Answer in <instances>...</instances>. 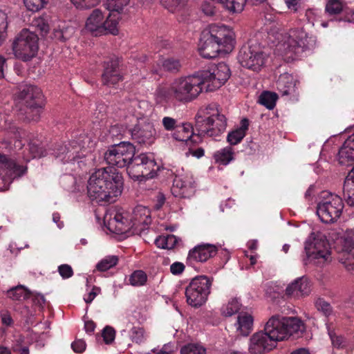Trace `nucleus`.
<instances>
[{"label":"nucleus","instance_id":"f257e3e1","mask_svg":"<svg viewBox=\"0 0 354 354\" xmlns=\"http://www.w3.org/2000/svg\"><path fill=\"white\" fill-rule=\"evenodd\" d=\"M88 198L96 203H112L121 195L123 178L112 167L101 168L91 174L87 181Z\"/></svg>","mask_w":354,"mask_h":354},{"label":"nucleus","instance_id":"f03ea898","mask_svg":"<svg viewBox=\"0 0 354 354\" xmlns=\"http://www.w3.org/2000/svg\"><path fill=\"white\" fill-rule=\"evenodd\" d=\"M203 90L197 75L182 76L170 84L159 86L154 93L156 103L187 104L196 100Z\"/></svg>","mask_w":354,"mask_h":354},{"label":"nucleus","instance_id":"7ed1b4c3","mask_svg":"<svg viewBox=\"0 0 354 354\" xmlns=\"http://www.w3.org/2000/svg\"><path fill=\"white\" fill-rule=\"evenodd\" d=\"M151 222L149 209L142 205L136 206L131 218L122 208L113 207L109 209L104 216V224L111 232L122 234L131 227L149 225Z\"/></svg>","mask_w":354,"mask_h":354},{"label":"nucleus","instance_id":"20e7f679","mask_svg":"<svg viewBox=\"0 0 354 354\" xmlns=\"http://www.w3.org/2000/svg\"><path fill=\"white\" fill-rule=\"evenodd\" d=\"M274 37L277 40V50L282 55L292 53L299 56L315 44V37L309 36L303 28H292L288 34L277 32Z\"/></svg>","mask_w":354,"mask_h":354},{"label":"nucleus","instance_id":"39448f33","mask_svg":"<svg viewBox=\"0 0 354 354\" xmlns=\"http://www.w3.org/2000/svg\"><path fill=\"white\" fill-rule=\"evenodd\" d=\"M226 126L225 117L214 106L200 109L196 115V129L201 136H218L225 130Z\"/></svg>","mask_w":354,"mask_h":354},{"label":"nucleus","instance_id":"423d86ee","mask_svg":"<svg viewBox=\"0 0 354 354\" xmlns=\"http://www.w3.org/2000/svg\"><path fill=\"white\" fill-rule=\"evenodd\" d=\"M304 330L302 322L296 317L272 316L266 323L264 331L277 345L290 335Z\"/></svg>","mask_w":354,"mask_h":354},{"label":"nucleus","instance_id":"0eeeda50","mask_svg":"<svg viewBox=\"0 0 354 354\" xmlns=\"http://www.w3.org/2000/svg\"><path fill=\"white\" fill-rule=\"evenodd\" d=\"M120 19L118 13L113 12L107 15L99 9H95L87 18L85 28L95 37L107 34L117 35Z\"/></svg>","mask_w":354,"mask_h":354},{"label":"nucleus","instance_id":"6e6552de","mask_svg":"<svg viewBox=\"0 0 354 354\" xmlns=\"http://www.w3.org/2000/svg\"><path fill=\"white\" fill-rule=\"evenodd\" d=\"M304 250L306 256L304 259L305 264L312 263L322 266L331 260L328 241L322 234L312 233L305 242Z\"/></svg>","mask_w":354,"mask_h":354},{"label":"nucleus","instance_id":"1a4fd4ad","mask_svg":"<svg viewBox=\"0 0 354 354\" xmlns=\"http://www.w3.org/2000/svg\"><path fill=\"white\" fill-rule=\"evenodd\" d=\"M93 144L86 135H81L77 140L69 141L60 146L55 152V158L63 163L72 162L86 156Z\"/></svg>","mask_w":354,"mask_h":354},{"label":"nucleus","instance_id":"9d476101","mask_svg":"<svg viewBox=\"0 0 354 354\" xmlns=\"http://www.w3.org/2000/svg\"><path fill=\"white\" fill-rule=\"evenodd\" d=\"M317 206V214L323 223L335 222L342 215L344 203L342 198L327 191H324L319 196Z\"/></svg>","mask_w":354,"mask_h":354},{"label":"nucleus","instance_id":"9b49d317","mask_svg":"<svg viewBox=\"0 0 354 354\" xmlns=\"http://www.w3.org/2000/svg\"><path fill=\"white\" fill-rule=\"evenodd\" d=\"M157 169L158 166L152 155L140 153L133 156L127 167V173L131 178L141 181L153 178Z\"/></svg>","mask_w":354,"mask_h":354},{"label":"nucleus","instance_id":"f8f14e48","mask_svg":"<svg viewBox=\"0 0 354 354\" xmlns=\"http://www.w3.org/2000/svg\"><path fill=\"white\" fill-rule=\"evenodd\" d=\"M19 103L26 106V114L28 120L37 121L44 105L43 95L39 88L26 85L19 95Z\"/></svg>","mask_w":354,"mask_h":354},{"label":"nucleus","instance_id":"ddd939ff","mask_svg":"<svg viewBox=\"0 0 354 354\" xmlns=\"http://www.w3.org/2000/svg\"><path fill=\"white\" fill-rule=\"evenodd\" d=\"M39 38L37 35L29 30L21 31L13 43V51L16 57L28 61L34 57L38 51Z\"/></svg>","mask_w":354,"mask_h":354},{"label":"nucleus","instance_id":"4468645a","mask_svg":"<svg viewBox=\"0 0 354 354\" xmlns=\"http://www.w3.org/2000/svg\"><path fill=\"white\" fill-rule=\"evenodd\" d=\"M197 75L203 87L205 85L207 91H214L227 82L230 77V70L226 64L221 62Z\"/></svg>","mask_w":354,"mask_h":354},{"label":"nucleus","instance_id":"2eb2a0df","mask_svg":"<svg viewBox=\"0 0 354 354\" xmlns=\"http://www.w3.org/2000/svg\"><path fill=\"white\" fill-rule=\"evenodd\" d=\"M210 280L205 276L194 278L185 290L187 302L194 307L203 305L210 292Z\"/></svg>","mask_w":354,"mask_h":354},{"label":"nucleus","instance_id":"dca6fc26","mask_svg":"<svg viewBox=\"0 0 354 354\" xmlns=\"http://www.w3.org/2000/svg\"><path fill=\"white\" fill-rule=\"evenodd\" d=\"M135 154V147L129 142H120L111 146L104 153L107 164L122 168L129 166Z\"/></svg>","mask_w":354,"mask_h":354},{"label":"nucleus","instance_id":"f3484780","mask_svg":"<svg viewBox=\"0 0 354 354\" xmlns=\"http://www.w3.org/2000/svg\"><path fill=\"white\" fill-rule=\"evenodd\" d=\"M239 60L243 67L258 71L265 64L266 55L259 44L250 41L241 48Z\"/></svg>","mask_w":354,"mask_h":354},{"label":"nucleus","instance_id":"a211bd4d","mask_svg":"<svg viewBox=\"0 0 354 354\" xmlns=\"http://www.w3.org/2000/svg\"><path fill=\"white\" fill-rule=\"evenodd\" d=\"M196 190V182L192 174L183 168L177 169L171 187V193L175 197L190 198Z\"/></svg>","mask_w":354,"mask_h":354},{"label":"nucleus","instance_id":"6ab92c4d","mask_svg":"<svg viewBox=\"0 0 354 354\" xmlns=\"http://www.w3.org/2000/svg\"><path fill=\"white\" fill-rule=\"evenodd\" d=\"M335 248L339 253V261L348 271L354 270V236L346 232L335 240Z\"/></svg>","mask_w":354,"mask_h":354},{"label":"nucleus","instance_id":"aec40b11","mask_svg":"<svg viewBox=\"0 0 354 354\" xmlns=\"http://www.w3.org/2000/svg\"><path fill=\"white\" fill-rule=\"evenodd\" d=\"M210 39L223 48V52L231 51L234 46V32L225 25L211 24L203 31Z\"/></svg>","mask_w":354,"mask_h":354},{"label":"nucleus","instance_id":"412c9836","mask_svg":"<svg viewBox=\"0 0 354 354\" xmlns=\"http://www.w3.org/2000/svg\"><path fill=\"white\" fill-rule=\"evenodd\" d=\"M26 167L16 160L0 154V178L6 185L2 189H6L12 180L23 175Z\"/></svg>","mask_w":354,"mask_h":354},{"label":"nucleus","instance_id":"4be33fe9","mask_svg":"<svg viewBox=\"0 0 354 354\" xmlns=\"http://www.w3.org/2000/svg\"><path fill=\"white\" fill-rule=\"evenodd\" d=\"M156 129L149 118H140L131 130L132 139L137 142L151 145L156 140Z\"/></svg>","mask_w":354,"mask_h":354},{"label":"nucleus","instance_id":"5701e85b","mask_svg":"<svg viewBox=\"0 0 354 354\" xmlns=\"http://www.w3.org/2000/svg\"><path fill=\"white\" fill-rule=\"evenodd\" d=\"M250 342L249 350L252 354L268 353L277 346L265 331L254 334Z\"/></svg>","mask_w":354,"mask_h":354},{"label":"nucleus","instance_id":"b1692460","mask_svg":"<svg viewBox=\"0 0 354 354\" xmlns=\"http://www.w3.org/2000/svg\"><path fill=\"white\" fill-rule=\"evenodd\" d=\"M310 286L307 278L301 277L295 279L289 283L285 293L288 297L300 298L309 295Z\"/></svg>","mask_w":354,"mask_h":354},{"label":"nucleus","instance_id":"393cba45","mask_svg":"<svg viewBox=\"0 0 354 354\" xmlns=\"http://www.w3.org/2000/svg\"><path fill=\"white\" fill-rule=\"evenodd\" d=\"M198 51L203 57L212 59L216 57L219 52H223V48L203 32Z\"/></svg>","mask_w":354,"mask_h":354},{"label":"nucleus","instance_id":"a878e982","mask_svg":"<svg viewBox=\"0 0 354 354\" xmlns=\"http://www.w3.org/2000/svg\"><path fill=\"white\" fill-rule=\"evenodd\" d=\"M216 246L210 244L200 245L189 251L188 260L190 261L205 262L216 255Z\"/></svg>","mask_w":354,"mask_h":354},{"label":"nucleus","instance_id":"bb28decb","mask_svg":"<svg viewBox=\"0 0 354 354\" xmlns=\"http://www.w3.org/2000/svg\"><path fill=\"white\" fill-rule=\"evenodd\" d=\"M338 161L340 165L351 166L354 164V133L350 136L339 150Z\"/></svg>","mask_w":354,"mask_h":354},{"label":"nucleus","instance_id":"cd10ccee","mask_svg":"<svg viewBox=\"0 0 354 354\" xmlns=\"http://www.w3.org/2000/svg\"><path fill=\"white\" fill-rule=\"evenodd\" d=\"M122 80L118 64L116 61H109L105 64L102 74V81L107 86H113Z\"/></svg>","mask_w":354,"mask_h":354},{"label":"nucleus","instance_id":"c85d7f7f","mask_svg":"<svg viewBox=\"0 0 354 354\" xmlns=\"http://www.w3.org/2000/svg\"><path fill=\"white\" fill-rule=\"evenodd\" d=\"M277 88L282 95H288L295 92V82L288 73L281 74L277 82Z\"/></svg>","mask_w":354,"mask_h":354},{"label":"nucleus","instance_id":"c756f323","mask_svg":"<svg viewBox=\"0 0 354 354\" xmlns=\"http://www.w3.org/2000/svg\"><path fill=\"white\" fill-rule=\"evenodd\" d=\"M248 127L249 120L246 118L242 119L240 127L228 133L227 137V142L232 145L239 143L245 136Z\"/></svg>","mask_w":354,"mask_h":354},{"label":"nucleus","instance_id":"7c9ffc66","mask_svg":"<svg viewBox=\"0 0 354 354\" xmlns=\"http://www.w3.org/2000/svg\"><path fill=\"white\" fill-rule=\"evenodd\" d=\"M253 324L252 317L247 313H241L238 316L236 324V331L239 335L247 336L251 332Z\"/></svg>","mask_w":354,"mask_h":354},{"label":"nucleus","instance_id":"2f4dec72","mask_svg":"<svg viewBox=\"0 0 354 354\" xmlns=\"http://www.w3.org/2000/svg\"><path fill=\"white\" fill-rule=\"evenodd\" d=\"M193 128L189 123L178 124L172 137L178 141L187 142L193 136Z\"/></svg>","mask_w":354,"mask_h":354},{"label":"nucleus","instance_id":"473e14b6","mask_svg":"<svg viewBox=\"0 0 354 354\" xmlns=\"http://www.w3.org/2000/svg\"><path fill=\"white\" fill-rule=\"evenodd\" d=\"M234 150L231 147H226L214 153L215 161L221 165H227L234 159Z\"/></svg>","mask_w":354,"mask_h":354},{"label":"nucleus","instance_id":"72a5a7b5","mask_svg":"<svg viewBox=\"0 0 354 354\" xmlns=\"http://www.w3.org/2000/svg\"><path fill=\"white\" fill-rule=\"evenodd\" d=\"M131 106L135 109V114L138 120L147 118V113L151 110V106L145 100H133L131 102Z\"/></svg>","mask_w":354,"mask_h":354},{"label":"nucleus","instance_id":"f704fd0d","mask_svg":"<svg viewBox=\"0 0 354 354\" xmlns=\"http://www.w3.org/2000/svg\"><path fill=\"white\" fill-rule=\"evenodd\" d=\"M30 294L29 290L21 285L12 288L7 292L8 297L16 301L26 299L30 296Z\"/></svg>","mask_w":354,"mask_h":354},{"label":"nucleus","instance_id":"c9c22d12","mask_svg":"<svg viewBox=\"0 0 354 354\" xmlns=\"http://www.w3.org/2000/svg\"><path fill=\"white\" fill-rule=\"evenodd\" d=\"M177 243V238L173 235L159 236L155 240V244L159 248L171 250Z\"/></svg>","mask_w":354,"mask_h":354},{"label":"nucleus","instance_id":"e433bc0d","mask_svg":"<svg viewBox=\"0 0 354 354\" xmlns=\"http://www.w3.org/2000/svg\"><path fill=\"white\" fill-rule=\"evenodd\" d=\"M344 197L349 205H354V180L346 176L343 187Z\"/></svg>","mask_w":354,"mask_h":354},{"label":"nucleus","instance_id":"4c0bfd02","mask_svg":"<svg viewBox=\"0 0 354 354\" xmlns=\"http://www.w3.org/2000/svg\"><path fill=\"white\" fill-rule=\"evenodd\" d=\"M74 33V29L72 27H66L65 24L59 25L57 28H55L53 31L54 39L64 41L71 37Z\"/></svg>","mask_w":354,"mask_h":354},{"label":"nucleus","instance_id":"58836bf2","mask_svg":"<svg viewBox=\"0 0 354 354\" xmlns=\"http://www.w3.org/2000/svg\"><path fill=\"white\" fill-rule=\"evenodd\" d=\"M277 100V95L276 93L264 91L259 97L258 102L267 109L271 110L274 107Z\"/></svg>","mask_w":354,"mask_h":354},{"label":"nucleus","instance_id":"ea45409f","mask_svg":"<svg viewBox=\"0 0 354 354\" xmlns=\"http://www.w3.org/2000/svg\"><path fill=\"white\" fill-rule=\"evenodd\" d=\"M181 354H205L206 348L201 343H189L181 348Z\"/></svg>","mask_w":354,"mask_h":354},{"label":"nucleus","instance_id":"a19ab883","mask_svg":"<svg viewBox=\"0 0 354 354\" xmlns=\"http://www.w3.org/2000/svg\"><path fill=\"white\" fill-rule=\"evenodd\" d=\"M32 26L40 31L41 35H46L49 31V24L47 17L35 18L32 21Z\"/></svg>","mask_w":354,"mask_h":354},{"label":"nucleus","instance_id":"79ce46f5","mask_svg":"<svg viewBox=\"0 0 354 354\" xmlns=\"http://www.w3.org/2000/svg\"><path fill=\"white\" fill-rule=\"evenodd\" d=\"M147 274L142 270L134 271L129 277V283L133 286H141L146 283Z\"/></svg>","mask_w":354,"mask_h":354},{"label":"nucleus","instance_id":"37998d69","mask_svg":"<svg viewBox=\"0 0 354 354\" xmlns=\"http://www.w3.org/2000/svg\"><path fill=\"white\" fill-rule=\"evenodd\" d=\"M240 309L239 301L236 299H232L221 308L222 315L225 317H230L236 313Z\"/></svg>","mask_w":354,"mask_h":354},{"label":"nucleus","instance_id":"c03bdc74","mask_svg":"<svg viewBox=\"0 0 354 354\" xmlns=\"http://www.w3.org/2000/svg\"><path fill=\"white\" fill-rule=\"evenodd\" d=\"M161 4L171 12L180 11L185 5L186 0H160Z\"/></svg>","mask_w":354,"mask_h":354},{"label":"nucleus","instance_id":"a18cd8bd","mask_svg":"<svg viewBox=\"0 0 354 354\" xmlns=\"http://www.w3.org/2000/svg\"><path fill=\"white\" fill-rule=\"evenodd\" d=\"M117 256H108L102 259L96 266V268L102 272L108 270L115 266L118 263Z\"/></svg>","mask_w":354,"mask_h":354},{"label":"nucleus","instance_id":"49530a36","mask_svg":"<svg viewBox=\"0 0 354 354\" xmlns=\"http://www.w3.org/2000/svg\"><path fill=\"white\" fill-rule=\"evenodd\" d=\"M130 336L132 342L140 344L145 342L147 338L145 330L140 327H133L130 332Z\"/></svg>","mask_w":354,"mask_h":354},{"label":"nucleus","instance_id":"de8ad7c7","mask_svg":"<svg viewBox=\"0 0 354 354\" xmlns=\"http://www.w3.org/2000/svg\"><path fill=\"white\" fill-rule=\"evenodd\" d=\"M129 0H107V8L110 13H118L129 3Z\"/></svg>","mask_w":354,"mask_h":354},{"label":"nucleus","instance_id":"09e8293b","mask_svg":"<svg viewBox=\"0 0 354 354\" xmlns=\"http://www.w3.org/2000/svg\"><path fill=\"white\" fill-rule=\"evenodd\" d=\"M343 7L342 0H328L326 6V10L330 15H335L339 13Z\"/></svg>","mask_w":354,"mask_h":354},{"label":"nucleus","instance_id":"8fccbe9b","mask_svg":"<svg viewBox=\"0 0 354 354\" xmlns=\"http://www.w3.org/2000/svg\"><path fill=\"white\" fill-rule=\"evenodd\" d=\"M30 155L24 156V159L26 162H28L30 158H41L45 155V153L42 148L38 147L35 144L30 143L28 145Z\"/></svg>","mask_w":354,"mask_h":354},{"label":"nucleus","instance_id":"3c124183","mask_svg":"<svg viewBox=\"0 0 354 354\" xmlns=\"http://www.w3.org/2000/svg\"><path fill=\"white\" fill-rule=\"evenodd\" d=\"M100 0H71L75 8L80 10L88 9L96 6Z\"/></svg>","mask_w":354,"mask_h":354},{"label":"nucleus","instance_id":"603ef678","mask_svg":"<svg viewBox=\"0 0 354 354\" xmlns=\"http://www.w3.org/2000/svg\"><path fill=\"white\" fill-rule=\"evenodd\" d=\"M26 8L31 11L37 12L44 8L47 0H24Z\"/></svg>","mask_w":354,"mask_h":354},{"label":"nucleus","instance_id":"864d4df0","mask_svg":"<svg viewBox=\"0 0 354 354\" xmlns=\"http://www.w3.org/2000/svg\"><path fill=\"white\" fill-rule=\"evenodd\" d=\"M317 309L322 312L325 316H329L332 313V308L329 303L323 299H318L315 302Z\"/></svg>","mask_w":354,"mask_h":354},{"label":"nucleus","instance_id":"5fc2aeb1","mask_svg":"<svg viewBox=\"0 0 354 354\" xmlns=\"http://www.w3.org/2000/svg\"><path fill=\"white\" fill-rule=\"evenodd\" d=\"M162 67L166 71L175 72L179 70L180 68V64L178 59L169 58L163 61Z\"/></svg>","mask_w":354,"mask_h":354},{"label":"nucleus","instance_id":"6e6d98bb","mask_svg":"<svg viewBox=\"0 0 354 354\" xmlns=\"http://www.w3.org/2000/svg\"><path fill=\"white\" fill-rule=\"evenodd\" d=\"M178 121L169 116H165L162 120V124L165 130L167 131H175L178 125Z\"/></svg>","mask_w":354,"mask_h":354},{"label":"nucleus","instance_id":"4d7b16f0","mask_svg":"<svg viewBox=\"0 0 354 354\" xmlns=\"http://www.w3.org/2000/svg\"><path fill=\"white\" fill-rule=\"evenodd\" d=\"M283 292V289L282 287L272 282L268 284L266 289V294L272 298L279 297Z\"/></svg>","mask_w":354,"mask_h":354},{"label":"nucleus","instance_id":"13d9d810","mask_svg":"<svg viewBox=\"0 0 354 354\" xmlns=\"http://www.w3.org/2000/svg\"><path fill=\"white\" fill-rule=\"evenodd\" d=\"M328 331L333 346L337 348H342L344 346L345 341L343 337L336 335V334L329 328L328 329Z\"/></svg>","mask_w":354,"mask_h":354},{"label":"nucleus","instance_id":"bf43d9fd","mask_svg":"<svg viewBox=\"0 0 354 354\" xmlns=\"http://www.w3.org/2000/svg\"><path fill=\"white\" fill-rule=\"evenodd\" d=\"M115 330L112 327L106 326L102 330V337L106 344L111 343L115 339Z\"/></svg>","mask_w":354,"mask_h":354},{"label":"nucleus","instance_id":"052dcab7","mask_svg":"<svg viewBox=\"0 0 354 354\" xmlns=\"http://www.w3.org/2000/svg\"><path fill=\"white\" fill-rule=\"evenodd\" d=\"M320 11L316 9H308L306 12V17L307 21L312 25L314 26L315 22L317 20L319 17Z\"/></svg>","mask_w":354,"mask_h":354},{"label":"nucleus","instance_id":"680f3d73","mask_svg":"<svg viewBox=\"0 0 354 354\" xmlns=\"http://www.w3.org/2000/svg\"><path fill=\"white\" fill-rule=\"evenodd\" d=\"M58 272L63 279H68L73 276L72 268L68 264H63L58 267Z\"/></svg>","mask_w":354,"mask_h":354},{"label":"nucleus","instance_id":"e2e57ef3","mask_svg":"<svg viewBox=\"0 0 354 354\" xmlns=\"http://www.w3.org/2000/svg\"><path fill=\"white\" fill-rule=\"evenodd\" d=\"M101 292V290L100 288L93 286L87 294H86L84 296V300L86 304L91 303L94 299L96 297L97 295H98Z\"/></svg>","mask_w":354,"mask_h":354},{"label":"nucleus","instance_id":"0e129e2a","mask_svg":"<svg viewBox=\"0 0 354 354\" xmlns=\"http://www.w3.org/2000/svg\"><path fill=\"white\" fill-rule=\"evenodd\" d=\"M86 344L85 342L82 339H78L75 340L71 344V348L74 352L77 353H81L84 352L86 349Z\"/></svg>","mask_w":354,"mask_h":354},{"label":"nucleus","instance_id":"69168bd1","mask_svg":"<svg viewBox=\"0 0 354 354\" xmlns=\"http://www.w3.org/2000/svg\"><path fill=\"white\" fill-rule=\"evenodd\" d=\"M171 350L169 344H165L162 347H156L144 354H170Z\"/></svg>","mask_w":354,"mask_h":354},{"label":"nucleus","instance_id":"338daca9","mask_svg":"<svg viewBox=\"0 0 354 354\" xmlns=\"http://www.w3.org/2000/svg\"><path fill=\"white\" fill-rule=\"evenodd\" d=\"M184 270L185 266L181 262L176 261L170 266V272L174 275L181 274Z\"/></svg>","mask_w":354,"mask_h":354},{"label":"nucleus","instance_id":"774afa93","mask_svg":"<svg viewBox=\"0 0 354 354\" xmlns=\"http://www.w3.org/2000/svg\"><path fill=\"white\" fill-rule=\"evenodd\" d=\"M8 27L7 15L0 11V35L3 36V33L6 31Z\"/></svg>","mask_w":354,"mask_h":354}]
</instances>
